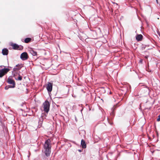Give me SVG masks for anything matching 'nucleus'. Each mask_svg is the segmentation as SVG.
<instances>
[{
    "instance_id": "nucleus-1",
    "label": "nucleus",
    "mask_w": 160,
    "mask_h": 160,
    "mask_svg": "<svg viewBox=\"0 0 160 160\" xmlns=\"http://www.w3.org/2000/svg\"><path fill=\"white\" fill-rule=\"evenodd\" d=\"M50 139H48L45 142L44 145V153L47 157L50 156L51 153V145Z\"/></svg>"
},
{
    "instance_id": "nucleus-2",
    "label": "nucleus",
    "mask_w": 160,
    "mask_h": 160,
    "mask_svg": "<svg viewBox=\"0 0 160 160\" xmlns=\"http://www.w3.org/2000/svg\"><path fill=\"white\" fill-rule=\"evenodd\" d=\"M43 106L44 111L48 113L49 110L50 103L49 102L47 101H45L43 104Z\"/></svg>"
},
{
    "instance_id": "nucleus-3",
    "label": "nucleus",
    "mask_w": 160,
    "mask_h": 160,
    "mask_svg": "<svg viewBox=\"0 0 160 160\" xmlns=\"http://www.w3.org/2000/svg\"><path fill=\"white\" fill-rule=\"evenodd\" d=\"M10 70V69L8 68H4L0 70V78H2L4 75L6 74Z\"/></svg>"
},
{
    "instance_id": "nucleus-4",
    "label": "nucleus",
    "mask_w": 160,
    "mask_h": 160,
    "mask_svg": "<svg viewBox=\"0 0 160 160\" xmlns=\"http://www.w3.org/2000/svg\"><path fill=\"white\" fill-rule=\"evenodd\" d=\"M16 67H17L18 68L15 67L13 69V71L12 72L13 74L14 77L16 76V74L18 73V70L20 69L21 68V67L20 66V65L19 64L16 65Z\"/></svg>"
},
{
    "instance_id": "nucleus-5",
    "label": "nucleus",
    "mask_w": 160,
    "mask_h": 160,
    "mask_svg": "<svg viewBox=\"0 0 160 160\" xmlns=\"http://www.w3.org/2000/svg\"><path fill=\"white\" fill-rule=\"evenodd\" d=\"M20 58L23 60H25L28 58V56L26 52H24L21 55Z\"/></svg>"
},
{
    "instance_id": "nucleus-6",
    "label": "nucleus",
    "mask_w": 160,
    "mask_h": 160,
    "mask_svg": "<svg viewBox=\"0 0 160 160\" xmlns=\"http://www.w3.org/2000/svg\"><path fill=\"white\" fill-rule=\"evenodd\" d=\"M12 46L14 49L21 50L23 48L22 46H20L16 44H13L12 45Z\"/></svg>"
},
{
    "instance_id": "nucleus-7",
    "label": "nucleus",
    "mask_w": 160,
    "mask_h": 160,
    "mask_svg": "<svg viewBox=\"0 0 160 160\" xmlns=\"http://www.w3.org/2000/svg\"><path fill=\"white\" fill-rule=\"evenodd\" d=\"M53 84L51 82H48L46 87L47 89L48 92H50L52 91V88Z\"/></svg>"
},
{
    "instance_id": "nucleus-8",
    "label": "nucleus",
    "mask_w": 160,
    "mask_h": 160,
    "mask_svg": "<svg viewBox=\"0 0 160 160\" xmlns=\"http://www.w3.org/2000/svg\"><path fill=\"white\" fill-rule=\"evenodd\" d=\"M2 53L4 55H7L8 54V50L7 48H4L2 50Z\"/></svg>"
},
{
    "instance_id": "nucleus-9",
    "label": "nucleus",
    "mask_w": 160,
    "mask_h": 160,
    "mask_svg": "<svg viewBox=\"0 0 160 160\" xmlns=\"http://www.w3.org/2000/svg\"><path fill=\"white\" fill-rule=\"evenodd\" d=\"M8 82L10 84H12L13 85L12 86H14L15 85V82L11 78H8Z\"/></svg>"
},
{
    "instance_id": "nucleus-10",
    "label": "nucleus",
    "mask_w": 160,
    "mask_h": 160,
    "mask_svg": "<svg viewBox=\"0 0 160 160\" xmlns=\"http://www.w3.org/2000/svg\"><path fill=\"white\" fill-rule=\"evenodd\" d=\"M81 145L82 148H86V144L83 139H82L81 140Z\"/></svg>"
},
{
    "instance_id": "nucleus-11",
    "label": "nucleus",
    "mask_w": 160,
    "mask_h": 160,
    "mask_svg": "<svg viewBox=\"0 0 160 160\" xmlns=\"http://www.w3.org/2000/svg\"><path fill=\"white\" fill-rule=\"evenodd\" d=\"M30 53L33 56H36L37 55V52L34 51L32 49L30 50Z\"/></svg>"
},
{
    "instance_id": "nucleus-12",
    "label": "nucleus",
    "mask_w": 160,
    "mask_h": 160,
    "mask_svg": "<svg viewBox=\"0 0 160 160\" xmlns=\"http://www.w3.org/2000/svg\"><path fill=\"white\" fill-rule=\"evenodd\" d=\"M142 38V36L141 34L138 35L136 37V39L139 41H141Z\"/></svg>"
},
{
    "instance_id": "nucleus-13",
    "label": "nucleus",
    "mask_w": 160,
    "mask_h": 160,
    "mask_svg": "<svg viewBox=\"0 0 160 160\" xmlns=\"http://www.w3.org/2000/svg\"><path fill=\"white\" fill-rule=\"evenodd\" d=\"M31 40V38H26L24 40V42L26 43H28L30 42Z\"/></svg>"
},
{
    "instance_id": "nucleus-14",
    "label": "nucleus",
    "mask_w": 160,
    "mask_h": 160,
    "mask_svg": "<svg viewBox=\"0 0 160 160\" xmlns=\"http://www.w3.org/2000/svg\"><path fill=\"white\" fill-rule=\"evenodd\" d=\"M16 80L21 81L22 79V77L20 74H18V76L17 78H15Z\"/></svg>"
},
{
    "instance_id": "nucleus-15",
    "label": "nucleus",
    "mask_w": 160,
    "mask_h": 160,
    "mask_svg": "<svg viewBox=\"0 0 160 160\" xmlns=\"http://www.w3.org/2000/svg\"><path fill=\"white\" fill-rule=\"evenodd\" d=\"M14 87H15L14 86H12L11 85H8V86H6L5 87V89L6 90H7L9 88H14Z\"/></svg>"
},
{
    "instance_id": "nucleus-16",
    "label": "nucleus",
    "mask_w": 160,
    "mask_h": 160,
    "mask_svg": "<svg viewBox=\"0 0 160 160\" xmlns=\"http://www.w3.org/2000/svg\"><path fill=\"white\" fill-rule=\"evenodd\" d=\"M157 120L158 121H160V115L158 116V118Z\"/></svg>"
},
{
    "instance_id": "nucleus-17",
    "label": "nucleus",
    "mask_w": 160,
    "mask_h": 160,
    "mask_svg": "<svg viewBox=\"0 0 160 160\" xmlns=\"http://www.w3.org/2000/svg\"><path fill=\"white\" fill-rule=\"evenodd\" d=\"M87 57L88 58H89V54H88V55H87Z\"/></svg>"
},
{
    "instance_id": "nucleus-18",
    "label": "nucleus",
    "mask_w": 160,
    "mask_h": 160,
    "mask_svg": "<svg viewBox=\"0 0 160 160\" xmlns=\"http://www.w3.org/2000/svg\"><path fill=\"white\" fill-rule=\"evenodd\" d=\"M80 152H81V150H78Z\"/></svg>"
},
{
    "instance_id": "nucleus-19",
    "label": "nucleus",
    "mask_w": 160,
    "mask_h": 160,
    "mask_svg": "<svg viewBox=\"0 0 160 160\" xmlns=\"http://www.w3.org/2000/svg\"><path fill=\"white\" fill-rule=\"evenodd\" d=\"M159 36H160V32L159 33Z\"/></svg>"
},
{
    "instance_id": "nucleus-20",
    "label": "nucleus",
    "mask_w": 160,
    "mask_h": 160,
    "mask_svg": "<svg viewBox=\"0 0 160 160\" xmlns=\"http://www.w3.org/2000/svg\"><path fill=\"white\" fill-rule=\"evenodd\" d=\"M40 122H42V121H39V123H40Z\"/></svg>"
}]
</instances>
